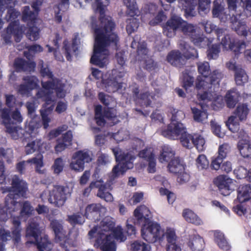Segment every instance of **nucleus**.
I'll return each instance as SVG.
<instances>
[{"instance_id":"f3484780","label":"nucleus","mask_w":251,"mask_h":251,"mask_svg":"<svg viewBox=\"0 0 251 251\" xmlns=\"http://www.w3.org/2000/svg\"><path fill=\"white\" fill-rule=\"evenodd\" d=\"M214 183L218 188L220 193L225 196L229 195L235 188L232 180L225 175L218 176Z\"/></svg>"},{"instance_id":"423d86ee","label":"nucleus","mask_w":251,"mask_h":251,"mask_svg":"<svg viewBox=\"0 0 251 251\" xmlns=\"http://www.w3.org/2000/svg\"><path fill=\"white\" fill-rule=\"evenodd\" d=\"M1 190L3 193H13L7 195L6 197V202L8 205L11 204L13 206H16L18 203L16 200L18 197H25L28 191V184L25 181L15 175L12 178L11 186L1 187Z\"/></svg>"},{"instance_id":"a18cd8bd","label":"nucleus","mask_w":251,"mask_h":251,"mask_svg":"<svg viewBox=\"0 0 251 251\" xmlns=\"http://www.w3.org/2000/svg\"><path fill=\"white\" fill-rule=\"evenodd\" d=\"M5 104L7 107H2V103L0 101V116L1 118V113L2 110L3 109H8L9 110V115L10 117H11V114L14 111H11V109H13L16 106V98L15 97L11 94H6L5 95Z\"/></svg>"},{"instance_id":"ddd939ff","label":"nucleus","mask_w":251,"mask_h":251,"mask_svg":"<svg viewBox=\"0 0 251 251\" xmlns=\"http://www.w3.org/2000/svg\"><path fill=\"white\" fill-rule=\"evenodd\" d=\"M13 227L12 235L9 230L4 229H0V240L3 242L11 240L12 238L15 243H18L21 240V222L19 217H13L12 219Z\"/></svg>"},{"instance_id":"4c0bfd02","label":"nucleus","mask_w":251,"mask_h":251,"mask_svg":"<svg viewBox=\"0 0 251 251\" xmlns=\"http://www.w3.org/2000/svg\"><path fill=\"white\" fill-rule=\"evenodd\" d=\"M168 168L169 172L174 174L180 173L185 169L182 161L179 157L172 159L168 165Z\"/></svg>"},{"instance_id":"cd10ccee","label":"nucleus","mask_w":251,"mask_h":251,"mask_svg":"<svg viewBox=\"0 0 251 251\" xmlns=\"http://www.w3.org/2000/svg\"><path fill=\"white\" fill-rule=\"evenodd\" d=\"M51 226L55 234L56 242L59 243L61 246H64L67 240V236L63 226L57 222L51 223Z\"/></svg>"},{"instance_id":"f257e3e1","label":"nucleus","mask_w":251,"mask_h":251,"mask_svg":"<svg viewBox=\"0 0 251 251\" xmlns=\"http://www.w3.org/2000/svg\"><path fill=\"white\" fill-rule=\"evenodd\" d=\"M109 2L110 0H95L100 24L94 29L95 43L90 63L100 68L105 66L108 61L109 51L106 48L111 44L116 45L119 40L118 35L113 32L115 22L111 17L105 14L104 8Z\"/></svg>"},{"instance_id":"bb28decb","label":"nucleus","mask_w":251,"mask_h":251,"mask_svg":"<svg viewBox=\"0 0 251 251\" xmlns=\"http://www.w3.org/2000/svg\"><path fill=\"white\" fill-rule=\"evenodd\" d=\"M167 60L172 65L179 68L182 67L186 62L183 54L179 50H172L169 52Z\"/></svg>"},{"instance_id":"c03bdc74","label":"nucleus","mask_w":251,"mask_h":251,"mask_svg":"<svg viewBox=\"0 0 251 251\" xmlns=\"http://www.w3.org/2000/svg\"><path fill=\"white\" fill-rule=\"evenodd\" d=\"M232 28L234 29L236 33L239 35L244 37H246L248 35V31L247 30V25L245 22L238 21L236 17L234 18V21H232Z\"/></svg>"},{"instance_id":"ea45409f","label":"nucleus","mask_w":251,"mask_h":251,"mask_svg":"<svg viewBox=\"0 0 251 251\" xmlns=\"http://www.w3.org/2000/svg\"><path fill=\"white\" fill-rule=\"evenodd\" d=\"M249 111L250 109L246 103L239 104L234 112L235 119L238 118L240 121H245Z\"/></svg>"},{"instance_id":"5fc2aeb1","label":"nucleus","mask_w":251,"mask_h":251,"mask_svg":"<svg viewBox=\"0 0 251 251\" xmlns=\"http://www.w3.org/2000/svg\"><path fill=\"white\" fill-rule=\"evenodd\" d=\"M221 45L222 44L220 43L212 44L210 46H208L207 56L208 59H216L218 57L221 51Z\"/></svg>"},{"instance_id":"58836bf2","label":"nucleus","mask_w":251,"mask_h":251,"mask_svg":"<svg viewBox=\"0 0 251 251\" xmlns=\"http://www.w3.org/2000/svg\"><path fill=\"white\" fill-rule=\"evenodd\" d=\"M169 112L172 114L171 122L167 126V128L171 124H174V125H176L178 124H182L181 121L185 117V115L183 111L171 107L169 108Z\"/></svg>"},{"instance_id":"6e6552de","label":"nucleus","mask_w":251,"mask_h":251,"mask_svg":"<svg viewBox=\"0 0 251 251\" xmlns=\"http://www.w3.org/2000/svg\"><path fill=\"white\" fill-rule=\"evenodd\" d=\"M117 164L112 170L111 178L113 179L123 175L126 172L133 167V160L134 157L128 152L125 153L118 148L112 149Z\"/></svg>"},{"instance_id":"13d9d810","label":"nucleus","mask_w":251,"mask_h":251,"mask_svg":"<svg viewBox=\"0 0 251 251\" xmlns=\"http://www.w3.org/2000/svg\"><path fill=\"white\" fill-rule=\"evenodd\" d=\"M103 115L105 118L111 121L114 125L118 122L116 110L112 107H105L103 110Z\"/></svg>"},{"instance_id":"774afa93","label":"nucleus","mask_w":251,"mask_h":251,"mask_svg":"<svg viewBox=\"0 0 251 251\" xmlns=\"http://www.w3.org/2000/svg\"><path fill=\"white\" fill-rule=\"evenodd\" d=\"M131 251H150V247L143 242L135 241L131 245Z\"/></svg>"},{"instance_id":"0eeeda50","label":"nucleus","mask_w":251,"mask_h":251,"mask_svg":"<svg viewBox=\"0 0 251 251\" xmlns=\"http://www.w3.org/2000/svg\"><path fill=\"white\" fill-rule=\"evenodd\" d=\"M41 65L40 70V74L43 77L47 76L50 79L46 81H41V86L43 89L50 90H54L56 96L60 99L64 98L66 95V91L65 89V84L62 81L57 77H54L52 73L48 67H44L43 61Z\"/></svg>"},{"instance_id":"f03ea898","label":"nucleus","mask_w":251,"mask_h":251,"mask_svg":"<svg viewBox=\"0 0 251 251\" xmlns=\"http://www.w3.org/2000/svg\"><path fill=\"white\" fill-rule=\"evenodd\" d=\"M134 216L137 223L142 225L141 236L150 243H160L163 240L165 233L160 226L152 221L150 209L145 205L138 206L134 211Z\"/></svg>"},{"instance_id":"4be33fe9","label":"nucleus","mask_w":251,"mask_h":251,"mask_svg":"<svg viewBox=\"0 0 251 251\" xmlns=\"http://www.w3.org/2000/svg\"><path fill=\"white\" fill-rule=\"evenodd\" d=\"M80 44V39L77 34H75L71 44L67 39H65L63 43L62 50L68 61L72 60V53L76 52L78 49Z\"/></svg>"},{"instance_id":"dca6fc26","label":"nucleus","mask_w":251,"mask_h":251,"mask_svg":"<svg viewBox=\"0 0 251 251\" xmlns=\"http://www.w3.org/2000/svg\"><path fill=\"white\" fill-rule=\"evenodd\" d=\"M73 159L70 167L72 170L78 172H81L84 170L85 163H89L92 161L89 152L87 151L81 150L74 154Z\"/></svg>"},{"instance_id":"680f3d73","label":"nucleus","mask_w":251,"mask_h":251,"mask_svg":"<svg viewBox=\"0 0 251 251\" xmlns=\"http://www.w3.org/2000/svg\"><path fill=\"white\" fill-rule=\"evenodd\" d=\"M85 216L79 213H74L68 216V221L71 225H82L85 222Z\"/></svg>"},{"instance_id":"7ed1b4c3","label":"nucleus","mask_w":251,"mask_h":251,"mask_svg":"<svg viewBox=\"0 0 251 251\" xmlns=\"http://www.w3.org/2000/svg\"><path fill=\"white\" fill-rule=\"evenodd\" d=\"M161 134L169 139H179L183 147L187 149L195 147L199 151L203 149L205 144L204 138L200 135L188 133L183 124H171L167 128L162 130Z\"/></svg>"},{"instance_id":"c9c22d12","label":"nucleus","mask_w":251,"mask_h":251,"mask_svg":"<svg viewBox=\"0 0 251 251\" xmlns=\"http://www.w3.org/2000/svg\"><path fill=\"white\" fill-rule=\"evenodd\" d=\"M38 14L35 11H31L29 6L23 7L22 12V20L24 22L34 25L36 23Z\"/></svg>"},{"instance_id":"473e14b6","label":"nucleus","mask_w":251,"mask_h":251,"mask_svg":"<svg viewBox=\"0 0 251 251\" xmlns=\"http://www.w3.org/2000/svg\"><path fill=\"white\" fill-rule=\"evenodd\" d=\"M198 71L203 77L206 78L207 80H210L211 78H216L218 75H213L214 71L210 72V65L208 62H200L198 63Z\"/></svg>"},{"instance_id":"49530a36","label":"nucleus","mask_w":251,"mask_h":251,"mask_svg":"<svg viewBox=\"0 0 251 251\" xmlns=\"http://www.w3.org/2000/svg\"><path fill=\"white\" fill-rule=\"evenodd\" d=\"M16 206H13L11 204H7L6 199L5 200V206H0V221H6L9 215H11V212L15 211Z\"/></svg>"},{"instance_id":"37998d69","label":"nucleus","mask_w":251,"mask_h":251,"mask_svg":"<svg viewBox=\"0 0 251 251\" xmlns=\"http://www.w3.org/2000/svg\"><path fill=\"white\" fill-rule=\"evenodd\" d=\"M175 154V151L171 147L164 146L162 148V151L158 159L161 163L169 162L174 159Z\"/></svg>"},{"instance_id":"a19ab883","label":"nucleus","mask_w":251,"mask_h":251,"mask_svg":"<svg viewBox=\"0 0 251 251\" xmlns=\"http://www.w3.org/2000/svg\"><path fill=\"white\" fill-rule=\"evenodd\" d=\"M124 4L127 7V14L131 17L138 16L140 14L135 0H124Z\"/></svg>"},{"instance_id":"e2e57ef3","label":"nucleus","mask_w":251,"mask_h":251,"mask_svg":"<svg viewBox=\"0 0 251 251\" xmlns=\"http://www.w3.org/2000/svg\"><path fill=\"white\" fill-rule=\"evenodd\" d=\"M39 28L35 25L30 26L26 32L28 38L32 41H36L39 38Z\"/></svg>"},{"instance_id":"a878e982","label":"nucleus","mask_w":251,"mask_h":251,"mask_svg":"<svg viewBox=\"0 0 251 251\" xmlns=\"http://www.w3.org/2000/svg\"><path fill=\"white\" fill-rule=\"evenodd\" d=\"M226 9L221 4L220 0H214L212 9V14L213 17L218 18L222 22H226L230 15L226 13Z\"/></svg>"},{"instance_id":"8fccbe9b","label":"nucleus","mask_w":251,"mask_h":251,"mask_svg":"<svg viewBox=\"0 0 251 251\" xmlns=\"http://www.w3.org/2000/svg\"><path fill=\"white\" fill-rule=\"evenodd\" d=\"M191 40L195 46L200 48H204L210 44L209 39L203 35H194L191 37Z\"/></svg>"},{"instance_id":"3c124183","label":"nucleus","mask_w":251,"mask_h":251,"mask_svg":"<svg viewBox=\"0 0 251 251\" xmlns=\"http://www.w3.org/2000/svg\"><path fill=\"white\" fill-rule=\"evenodd\" d=\"M234 79L237 85L242 86L248 80V76L245 71L241 68L234 73Z\"/></svg>"},{"instance_id":"c756f323","label":"nucleus","mask_w":251,"mask_h":251,"mask_svg":"<svg viewBox=\"0 0 251 251\" xmlns=\"http://www.w3.org/2000/svg\"><path fill=\"white\" fill-rule=\"evenodd\" d=\"M45 150V145L40 139H36L30 143H28L25 146V152L26 154L33 153L36 151L40 154L44 152Z\"/></svg>"},{"instance_id":"72a5a7b5","label":"nucleus","mask_w":251,"mask_h":251,"mask_svg":"<svg viewBox=\"0 0 251 251\" xmlns=\"http://www.w3.org/2000/svg\"><path fill=\"white\" fill-rule=\"evenodd\" d=\"M188 246L193 251H201L204 247V240L200 235H194L190 239Z\"/></svg>"},{"instance_id":"9b49d317","label":"nucleus","mask_w":251,"mask_h":251,"mask_svg":"<svg viewBox=\"0 0 251 251\" xmlns=\"http://www.w3.org/2000/svg\"><path fill=\"white\" fill-rule=\"evenodd\" d=\"M5 16L7 22H11L6 28V33L8 35H13L16 42H19L22 37V32L19 27V21L17 20L20 15V12L14 7H9Z\"/></svg>"},{"instance_id":"0e129e2a","label":"nucleus","mask_w":251,"mask_h":251,"mask_svg":"<svg viewBox=\"0 0 251 251\" xmlns=\"http://www.w3.org/2000/svg\"><path fill=\"white\" fill-rule=\"evenodd\" d=\"M23 79L31 91L37 88L39 86L38 79L35 76H26L24 77Z\"/></svg>"},{"instance_id":"2f4dec72","label":"nucleus","mask_w":251,"mask_h":251,"mask_svg":"<svg viewBox=\"0 0 251 251\" xmlns=\"http://www.w3.org/2000/svg\"><path fill=\"white\" fill-rule=\"evenodd\" d=\"M251 198V187L250 185H240L237 189V199L243 203Z\"/></svg>"},{"instance_id":"338daca9","label":"nucleus","mask_w":251,"mask_h":251,"mask_svg":"<svg viewBox=\"0 0 251 251\" xmlns=\"http://www.w3.org/2000/svg\"><path fill=\"white\" fill-rule=\"evenodd\" d=\"M157 10V6L153 3L147 4L141 9L142 14L149 15L150 17L154 16Z\"/></svg>"},{"instance_id":"f704fd0d","label":"nucleus","mask_w":251,"mask_h":251,"mask_svg":"<svg viewBox=\"0 0 251 251\" xmlns=\"http://www.w3.org/2000/svg\"><path fill=\"white\" fill-rule=\"evenodd\" d=\"M214 240L219 247L223 251H229L231 246L226 240L223 233L219 231H215L214 233Z\"/></svg>"},{"instance_id":"69168bd1","label":"nucleus","mask_w":251,"mask_h":251,"mask_svg":"<svg viewBox=\"0 0 251 251\" xmlns=\"http://www.w3.org/2000/svg\"><path fill=\"white\" fill-rule=\"evenodd\" d=\"M138 155L140 158L143 159L147 162L155 157L153 150L150 148H146L140 151Z\"/></svg>"},{"instance_id":"6e6d98bb","label":"nucleus","mask_w":251,"mask_h":251,"mask_svg":"<svg viewBox=\"0 0 251 251\" xmlns=\"http://www.w3.org/2000/svg\"><path fill=\"white\" fill-rule=\"evenodd\" d=\"M0 158L4 159L7 163H12L14 159L13 150L11 148H0Z\"/></svg>"},{"instance_id":"a211bd4d","label":"nucleus","mask_w":251,"mask_h":251,"mask_svg":"<svg viewBox=\"0 0 251 251\" xmlns=\"http://www.w3.org/2000/svg\"><path fill=\"white\" fill-rule=\"evenodd\" d=\"M218 75L216 78H211L210 80H207L206 78L198 76L196 81V88L198 90L201 89L210 91L212 86L216 84L219 85L221 80L223 77L224 75L219 70H214L213 75Z\"/></svg>"},{"instance_id":"9d476101","label":"nucleus","mask_w":251,"mask_h":251,"mask_svg":"<svg viewBox=\"0 0 251 251\" xmlns=\"http://www.w3.org/2000/svg\"><path fill=\"white\" fill-rule=\"evenodd\" d=\"M97 227H94L88 232L90 239L96 238L94 247L102 251H116V245L113 237L105 233L97 232Z\"/></svg>"},{"instance_id":"412c9836","label":"nucleus","mask_w":251,"mask_h":251,"mask_svg":"<svg viewBox=\"0 0 251 251\" xmlns=\"http://www.w3.org/2000/svg\"><path fill=\"white\" fill-rule=\"evenodd\" d=\"M132 93L135 100H141L146 107L151 104V100H154L155 96L153 92H151L148 90L141 91L140 93L139 88L137 85L132 88Z\"/></svg>"},{"instance_id":"052dcab7","label":"nucleus","mask_w":251,"mask_h":251,"mask_svg":"<svg viewBox=\"0 0 251 251\" xmlns=\"http://www.w3.org/2000/svg\"><path fill=\"white\" fill-rule=\"evenodd\" d=\"M98 98L100 102L106 107L112 106L113 103H115L114 99L103 92H100L98 94Z\"/></svg>"},{"instance_id":"6ab92c4d","label":"nucleus","mask_w":251,"mask_h":251,"mask_svg":"<svg viewBox=\"0 0 251 251\" xmlns=\"http://www.w3.org/2000/svg\"><path fill=\"white\" fill-rule=\"evenodd\" d=\"M242 138L237 143V149L241 155L245 158H251V143L248 139L247 134L241 129L238 134Z\"/></svg>"},{"instance_id":"39448f33","label":"nucleus","mask_w":251,"mask_h":251,"mask_svg":"<svg viewBox=\"0 0 251 251\" xmlns=\"http://www.w3.org/2000/svg\"><path fill=\"white\" fill-rule=\"evenodd\" d=\"M163 33L169 38L174 37L176 31L180 30L184 35L191 36L196 32L195 26L188 23L178 16H172L167 22L162 25Z\"/></svg>"},{"instance_id":"09e8293b","label":"nucleus","mask_w":251,"mask_h":251,"mask_svg":"<svg viewBox=\"0 0 251 251\" xmlns=\"http://www.w3.org/2000/svg\"><path fill=\"white\" fill-rule=\"evenodd\" d=\"M53 105L44 109H41L40 114L41 116L42 124L44 129H47L49 126V123L51 122V119L49 117L50 112L52 110Z\"/></svg>"},{"instance_id":"f8f14e48","label":"nucleus","mask_w":251,"mask_h":251,"mask_svg":"<svg viewBox=\"0 0 251 251\" xmlns=\"http://www.w3.org/2000/svg\"><path fill=\"white\" fill-rule=\"evenodd\" d=\"M124 73L115 69L113 70L111 75L107 79L102 80L105 90L109 93H114L123 87L122 78Z\"/></svg>"},{"instance_id":"5701e85b","label":"nucleus","mask_w":251,"mask_h":251,"mask_svg":"<svg viewBox=\"0 0 251 251\" xmlns=\"http://www.w3.org/2000/svg\"><path fill=\"white\" fill-rule=\"evenodd\" d=\"M103 181L101 180H97L92 181L90 184V187L93 188H98L97 196L106 201V202H111L113 201V197L112 194L107 190V188L105 184H102Z\"/></svg>"},{"instance_id":"aec40b11","label":"nucleus","mask_w":251,"mask_h":251,"mask_svg":"<svg viewBox=\"0 0 251 251\" xmlns=\"http://www.w3.org/2000/svg\"><path fill=\"white\" fill-rule=\"evenodd\" d=\"M231 148L227 143H224L219 146L218 148V156L212 160L210 167L212 169L218 170L220 168V164L223 162L230 153Z\"/></svg>"},{"instance_id":"2eb2a0df","label":"nucleus","mask_w":251,"mask_h":251,"mask_svg":"<svg viewBox=\"0 0 251 251\" xmlns=\"http://www.w3.org/2000/svg\"><path fill=\"white\" fill-rule=\"evenodd\" d=\"M221 44L224 49L232 51L235 55L240 54L241 50L246 47L244 41L231 37L229 34L222 37Z\"/></svg>"},{"instance_id":"393cba45","label":"nucleus","mask_w":251,"mask_h":251,"mask_svg":"<svg viewBox=\"0 0 251 251\" xmlns=\"http://www.w3.org/2000/svg\"><path fill=\"white\" fill-rule=\"evenodd\" d=\"M102 206L100 203H91L85 207L83 216L95 221L99 220Z\"/></svg>"},{"instance_id":"79ce46f5","label":"nucleus","mask_w":251,"mask_h":251,"mask_svg":"<svg viewBox=\"0 0 251 251\" xmlns=\"http://www.w3.org/2000/svg\"><path fill=\"white\" fill-rule=\"evenodd\" d=\"M179 2L181 4L186 16H195L196 3L194 0H179Z\"/></svg>"},{"instance_id":"603ef678","label":"nucleus","mask_w":251,"mask_h":251,"mask_svg":"<svg viewBox=\"0 0 251 251\" xmlns=\"http://www.w3.org/2000/svg\"><path fill=\"white\" fill-rule=\"evenodd\" d=\"M128 218L126 224V233L128 236H135L137 231L135 225H140L137 223L135 217Z\"/></svg>"},{"instance_id":"864d4df0","label":"nucleus","mask_w":251,"mask_h":251,"mask_svg":"<svg viewBox=\"0 0 251 251\" xmlns=\"http://www.w3.org/2000/svg\"><path fill=\"white\" fill-rule=\"evenodd\" d=\"M50 90L40 89L36 93V96L38 99H41L44 101L45 105H49L53 101L51 96L52 91Z\"/></svg>"},{"instance_id":"4468645a","label":"nucleus","mask_w":251,"mask_h":251,"mask_svg":"<svg viewBox=\"0 0 251 251\" xmlns=\"http://www.w3.org/2000/svg\"><path fill=\"white\" fill-rule=\"evenodd\" d=\"M68 188L62 185H54L50 192L48 201L55 206L59 207L63 206L67 199Z\"/></svg>"},{"instance_id":"bf43d9fd","label":"nucleus","mask_w":251,"mask_h":251,"mask_svg":"<svg viewBox=\"0 0 251 251\" xmlns=\"http://www.w3.org/2000/svg\"><path fill=\"white\" fill-rule=\"evenodd\" d=\"M115 223L109 219H105L102 221L101 227L100 230L97 231V232L105 233L109 231H112L115 227Z\"/></svg>"},{"instance_id":"1a4fd4ad","label":"nucleus","mask_w":251,"mask_h":251,"mask_svg":"<svg viewBox=\"0 0 251 251\" xmlns=\"http://www.w3.org/2000/svg\"><path fill=\"white\" fill-rule=\"evenodd\" d=\"M41 231L39 224L34 220L31 221L26 229V237L32 238L33 240L26 242V244H33L39 251H44L50 244L48 236L41 237Z\"/></svg>"},{"instance_id":"de8ad7c7","label":"nucleus","mask_w":251,"mask_h":251,"mask_svg":"<svg viewBox=\"0 0 251 251\" xmlns=\"http://www.w3.org/2000/svg\"><path fill=\"white\" fill-rule=\"evenodd\" d=\"M34 211L33 207L29 201H26L23 202L20 213V218H23L26 219L32 215Z\"/></svg>"},{"instance_id":"4d7b16f0","label":"nucleus","mask_w":251,"mask_h":251,"mask_svg":"<svg viewBox=\"0 0 251 251\" xmlns=\"http://www.w3.org/2000/svg\"><path fill=\"white\" fill-rule=\"evenodd\" d=\"M194 82V77L189 75V72L187 70H185L182 72V86L185 90L192 87Z\"/></svg>"},{"instance_id":"e433bc0d","label":"nucleus","mask_w":251,"mask_h":251,"mask_svg":"<svg viewBox=\"0 0 251 251\" xmlns=\"http://www.w3.org/2000/svg\"><path fill=\"white\" fill-rule=\"evenodd\" d=\"M182 216L187 222L194 225L199 226L202 223L201 219L192 210L189 209L183 210Z\"/></svg>"},{"instance_id":"7c9ffc66","label":"nucleus","mask_w":251,"mask_h":251,"mask_svg":"<svg viewBox=\"0 0 251 251\" xmlns=\"http://www.w3.org/2000/svg\"><path fill=\"white\" fill-rule=\"evenodd\" d=\"M240 96L239 93L234 89L228 91L225 96L226 106L233 108L238 102Z\"/></svg>"},{"instance_id":"c85d7f7f","label":"nucleus","mask_w":251,"mask_h":251,"mask_svg":"<svg viewBox=\"0 0 251 251\" xmlns=\"http://www.w3.org/2000/svg\"><path fill=\"white\" fill-rule=\"evenodd\" d=\"M165 234L168 242L167 251H181L180 247L176 244L177 237L175 231L167 228Z\"/></svg>"},{"instance_id":"20e7f679","label":"nucleus","mask_w":251,"mask_h":251,"mask_svg":"<svg viewBox=\"0 0 251 251\" xmlns=\"http://www.w3.org/2000/svg\"><path fill=\"white\" fill-rule=\"evenodd\" d=\"M1 120L3 125L6 129V132L9 133L14 140L24 138L25 130L21 127L17 126L23 122V117L20 111L16 108L11 114L10 117L9 110L3 109L2 110Z\"/></svg>"},{"instance_id":"b1692460","label":"nucleus","mask_w":251,"mask_h":251,"mask_svg":"<svg viewBox=\"0 0 251 251\" xmlns=\"http://www.w3.org/2000/svg\"><path fill=\"white\" fill-rule=\"evenodd\" d=\"M13 66L17 72H32L35 70L36 63L34 61H27L18 57L15 59Z\"/></svg>"}]
</instances>
